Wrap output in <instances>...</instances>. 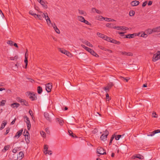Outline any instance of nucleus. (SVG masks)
Returning a JSON list of instances; mask_svg holds the SVG:
<instances>
[{
  "mask_svg": "<svg viewBox=\"0 0 160 160\" xmlns=\"http://www.w3.org/2000/svg\"><path fill=\"white\" fill-rule=\"evenodd\" d=\"M39 13L40 14H36V17H35L36 18H38L40 20H42L43 18H44L48 25H50V24H52L50 18L48 16L47 13H44L41 12H39Z\"/></svg>",
  "mask_w": 160,
  "mask_h": 160,
  "instance_id": "obj_1",
  "label": "nucleus"
},
{
  "mask_svg": "<svg viewBox=\"0 0 160 160\" xmlns=\"http://www.w3.org/2000/svg\"><path fill=\"white\" fill-rule=\"evenodd\" d=\"M160 59V51H158L153 55L152 61L155 62Z\"/></svg>",
  "mask_w": 160,
  "mask_h": 160,
  "instance_id": "obj_2",
  "label": "nucleus"
},
{
  "mask_svg": "<svg viewBox=\"0 0 160 160\" xmlns=\"http://www.w3.org/2000/svg\"><path fill=\"white\" fill-rule=\"evenodd\" d=\"M24 118L25 119L24 121L27 123L28 129L29 130L31 128V124L29 118L26 116L24 117Z\"/></svg>",
  "mask_w": 160,
  "mask_h": 160,
  "instance_id": "obj_3",
  "label": "nucleus"
},
{
  "mask_svg": "<svg viewBox=\"0 0 160 160\" xmlns=\"http://www.w3.org/2000/svg\"><path fill=\"white\" fill-rule=\"evenodd\" d=\"M109 134V132L107 130H105L104 133H103L101 136L100 138L101 140L105 141L107 138V137Z\"/></svg>",
  "mask_w": 160,
  "mask_h": 160,
  "instance_id": "obj_4",
  "label": "nucleus"
},
{
  "mask_svg": "<svg viewBox=\"0 0 160 160\" xmlns=\"http://www.w3.org/2000/svg\"><path fill=\"white\" fill-rule=\"evenodd\" d=\"M97 152L100 154L104 155L106 154V152L104 149L101 147H98L97 149Z\"/></svg>",
  "mask_w": 160,
  "mask_h": 160,
  "instance_id": "obj_5",
  "label": "nucleus"
},
{
  "mask_svg": "<svg viewBox=\"0 0 160 160\" xmlns=\"http://www.w3.org/2000/svg\"><path fill=\"white\" fill-rule=\"evenodd\" d=\"M107 41L118 45H119L120 43V42L119 41H117L116 40L114 39H113L112 38H110L109 37H108V38H107Z\"/></svg>",
  "mask_w": 160,
  "mask_h": 160,
  "instance_id": "obj_6",
  "label": "nucleus"
},
{
  "mask_svg": "<svg viewBox=\"0 0 160 160\" xmlns=\"http://www.w3.org/2000/svg\"><path fill=\"white\" fill-rule=\"evenodd\" d=\"M112 28L114 29H116L118 30H121L124 31H126L128 29V28L123 26H114Z\"/></svg>",
  "mask_w": 160,
  "mask_h": 160,
  "instance_id": "obj_7",
  "label": "nucleus"
},
{
  "mask_svg": "<svg viewBox=\"0 0 160 160\" xmlns=\"http://www.w3.org/2000/svg\"><path fill=\"white\" fill-rule=\"evenodd\" d=\"M29 98L32 100H35L37 99V94L29 92L28 94Z\"/></svg>",
  "mask_w": 160,
  "mask_h": 160,
  "instance_id": "obj_8",
  "label": "nucleus"
},
{
  "mask_svg": "<svg viewBox=\"0 0 160 160\" xmlns=\"http://www.w3.org/2000/svg\"><path fill=\"white\" fill-rule=\"evenodd\" d=\"M52 88V84L51 83H48L46 85V90L48 92H50Z\"/></svg>",
  "mask_w": 160,
  "mask_h": 160,
  "instance_id": "obj_9",
  "label": "nucleus"
},
{
  "mask_svg": "<svg viewBox=\"0 0 160 160\" xmlns=\"http://www.w3.org/2000/svg\"><path fill=\"white\" fill-rule=\"evenodd\" d=\"M97 34L99 37L102 38L103 39L106 41H107V38H108V37L99 32H97Z\"/></svg>",
  "mask_w": 160,
  "mask_h": 160,
  "instance_id": "obj_10",
  "label": "nucleus"
},
{
  "mask_svg": "<svg viewBox=\"0 0 160 160\" xmlns=\"http://www.w3.org/2000/svg\"><path fill=\"white\" fill-rule=\"evenodd\" d=\"M120 53L121 55H126L128 56H132V53L131 52H127L125 51H120Z\"/></svg>",
  "mask_w": 160,
  "mask_h": 160,
  "instance_id": "obj_11",
  "label": "nucleus"
},
{
  "mask_svg": "<svg viewBox=\"0 0 160 160\" xmlns=\"http://www.w3.org/2000/svg\"><path fill=\"white\" fill-rule=\"evenodd\" d=\"M22 130H21L18 131L16 133L15 136L14 137V138H18L20 137V136L22 135Z\"/></svg>",
  "mask_w": 160,
  "mask_h": 160,
  "instance_id": "obj_12",
  "label": "nucleus"
},
{
  "mask_svg": "<svg viewBox=\"0 0 160 160\" xmlns=\"http://www.w3.org/2000/svg\"><path fill=\"white\" fill-rule=\"evenodd\" d=\"M19 106V104L17 102L13 103L10 105L11 107L13 108H17Z\"/></svg>",
  "mask_w": 160,
  "mask_h": 160,
  "instance_id": "obj_13",
  "label": "nucleus"
},
{
  "mask_svg": "<svg viewBox=\"0 0 160 160\" xmlns=\"http://www.w3.org/2000/svg\"><path fill=\"white\" fill-rule=\"evenodd\" d=\"M24 154L22 152H20L17 155V158L19 160H21L24 157Z\"/></svg>",
  "mask_w": 160,
  "mask_h": 160,
  "instance_id": "obj_14",
  "label": "nucleus"
},
{
  "mask_svg": "<svg viewBox=\"0 0 160 160\" xmlns=\"http://www.w3.org/2000/svg\"><path fill=\"white\" fill-rule=\"evenodd\" d=\"M56 119L59 122V124L60 126L63 125L64 123V121L63 119L62 118H57Z\"/></svg>",
  "mask_w": 160,
  "mask_h": 160,
  "instance_id": "obj_15",
  "label": "nucleus"
},
{
  "mask_svg": "<svg viewBox=\"0 0 160 160\" xmlns=\"http://www.w3.org/2000/svg\"><path fill=\"white\" fill-rule=\"evenodd\" d=\"M24 135L25 137V140L27 143H28L30 142V137L28 136V134H26L25 132H24Z\"/></svg>",
  "mask_w": 160,
  "mask_h": 160,
  "instance_id": "obj_16",
  "label": "nucleus"
},
{
  "mask_svg": "<svg viewBox=\"0 0 160 160\" xmlns=\"http://www.w3.org/2000/svg\"><path fill=\"white\" fill-rule=\"evenodd\" d=\"M139 3V2L138 1H133L131 2V4L132 6H135L138 5Z\"/></svg>",
  "mask_w": 160,
  "mask_h": 160,
  "instance_id": "obj_17",
  "label": "nucleus"
},
{
  "mask_svg": "<svg viewBox=\"0 0 160 160\" xmlns=\"http://www.w3.org/2000/svg\"><path fill=\"white\" fill-rule=\"evenodd\" d=\"M7 124L6 121L4 120L2 121V123L1 125V127L0 128V130H2L4 128L5 126Z\"/></svg>",
  "mask_w": 160,
  "mask_h": 160,
  "instance_id": "obj_18",
  "label": "nucleus"
},
{
  "mask_svg": "<svg viewBox=\"0 0 160 160\" xmlns=\"http://www.w3.org/2000/svg\"><path fill=\"white\" fill-rule=\"evenodd\" d=\"M47 2H45L42 1V2L40 3V4L42 6V7L44 9H47L48 8V6L47 5Z\"/></svg>",
  "mask_w": 160,
  "mask_h": 160,
  "instance_id": "obj_19",
  "label": "nucleus"
},
{
  "mask_svg": "<svg viewBox=\"0 0 160 160\" xmlns=\"http://www.w3.org/2000/svg\"><path fill=\"white\" fill-rule=\"evenodd\" d=\"M44 116L45 118L48 120L49 121H51V118L49 115V114L46 112H45L44 113Z\"/></svg>",
  "mask_w": 160,
  "mask_h": 160,
  "instance_id": "obj_20",
  "label": "nucleus"
},
{
  "mask_svg": "<svg viewBox=\"0 0 160 160\" xmlns=\"http://www.w3.org/2000/svg\"><path fill=\"white\" fill-rule=\"evenodd\" d=\"M92 12H94V10H95V12L99 14H102V12L101 11L97 9L96 8H92Z\"/></svg>",
  "mask_w": 160,
  "mask_h": 160,
  "instance_id": "obj_21",
  "label": "nucleus"
},
{
  "mask_svg": "<svg viewBox=\"0 0 160 160\" xmlns=\"http://www.w3.org/2000/svg\"><path fill=\"white\" fill-rule=\"evenodd\" d=\"M146 33H147V34H150L152 33V32H154V31L153 30V28L152 29H148L146 30L145 31Z\"/></svg>",
  "mask_w": 160,
  "mask_h": 160,
  "instance_id": "obj_22",
  "label": "nucleus"
},
{
  "mask_svg": "<svg viewBox=\"0 0 160 160\" xmlns=\"http://www.w3.org/2000/svg\"><path fill=\"white\" fill-rule=\"evenodd\" d=\"M83 43L84 44H86V45H87L89 47H90L91 48H92L93 47V46L89 42L87 41H84L83 42Z\"/></svg>",
  "mask_w": 160,
  "mask_h": 160,
  "instance_id": "obj_23",
  "label": "nucleus"
},
{
  "mask_svg": "<svg viewBox=\"0 0 160 160\" xmlns=\"http://www.w3.org/2000/svg\"><path fill=\"white\" fill-rule=\"evenodd\" d=\"M95 18L97 20L102 21L104 20V18L102 16L98 15Z\"/></svg>",
  "mask_w": 160,
  "mask_h": 160,
  "instance_id": "obj_24",
  "label": "nucleus"
},
{
  "mask_svg": "<svg viewBox=\"0 0 160 160\" xmlns=\"http://www.w3.org/2000/svg\"><path fill=\"white\" fill-rule=\"evenodd\" d=\"M81 46L84 49H85L88 52H90V51L92 50V49H91V48H89L86 46H85L83 44H82Z\"/></svg>",
  "mask_w": 160,
  "mask_h": 160,
  "instance_id": "obj_25",
  "label": "nucleus"
},
{
  "mask_svg": "<svg viewBox=\"0 0 160 160\" xmlns=\"http://www.w3.org/2000/svg\"><path fill=\"white\" fill-rule=\"evenodd\" d=\"M154 32H160V26L153 28Z\"/></svg>",
  "mask_w": 160,
  "mask_h": 160,
  "instance_id": "obj_26",
  "label": "nucleus"
},
{
  "mask_svg": "<svg viewBox=\"0 0 160 160\" xmlns=\"http://www.w3.org/2000/svg\"><path fill=\"white\" fill-rule=\"evenodd\" d=\"M78 19L82 22H83L85 19L83 17L81 16H78L77 17Z\"/></svg>",
  "mask_w": 160,
  "mask_h": 160,
  "instance_id": "obj_27",
  "label": "nucleus"
},
{
  "mask_svg": "<svg viewBox=\"0 0 160 160\" xmlns=\"http://www.w3.org/2000/svg\"><path fill=\"white\" fill-rule=\"evenodd\" d=\"M134 36V34H129L126 35L125 38H133Z\"/></svg>",
  "mask_w": 160,
  "mask_h": 160,
  "instance_id": "obj_28",
  "label": "nucleus"
},
{
  "mask_svg": "<svg viewBox=\"0 0 160 160\" xmlns=\"http://www.w3.org/2000/svg\"><path fill=\"white\" fill-rule=\"evenodd\" d=\"M92 55L94 56H95L96 57H98V55L92 49L91 50L90 52H89Z\"/></svg>",
  "mask_w": 160,
  "mask_h": 160,
  "instance_id": "obj_29",
  "label": "nucleus"
},
{
  "mask_svg": "<svg viewBox=\"0 0 160 160\" xmlns=\"http://www.w3.org/2000/svg\"><path fill=\"white\" fill-rule=\"evenodd\" d=\"M38 92V94H41L42 92V88L41 87L38 86L37 88Z\"/></svg>",
  "mask_w": 160,
  "mask_h": 160,
  "instance_id": "obj_30",
  "label": "nucleus"
},
{
  "mask_svg": "<svg viewBox=\"0 0 160 160\" xmlns=\"http://www.w3.org/2000/svg\"><path fill=\"white\" fill-rule=\"evenodd\" d=\"M123 135H116L115 134L114 138L116 140H118L122 136H123Z\"/></svg>",
  "mask_w": 160,
  "mask_h": 160,
  "instance_id": "obj_31",
  "label": "nucleus"
},
{
  "mask_svg": "<svg viewBox=\"0 0 160 160\" xmlns=\"http://www.w3.org/2000/svg\"><path fill=\"white\" fill-rule=\"evenodd\" d=\"M104 20H105L106 21H108V22H111V21L113 22V21H115V20L113 19H111L110 18H104Z\"/></svg>",
  "mask_w": 160,
  "mask_h": 160,
  "instance_id": "obj_32",
  "label": "nucleus"
},
{
  "mask_svg": "<svg viewBox=\"0 0 160 160\" xmlns=\"http://www.w3.org/2000/svg\"><path fill=\"white\" fill-rule=\"evenodd\" d=\"M133 159L135 158H138L140 159H142L143 158V156L141 155L140 154H137L136 156L134 157Z\"/></svg>",
  "mask_w": 160,
  "mask_h": 160,
  "instance_id": "obj_33",
  "label": "nucleus"
},
{
  "mask_svg": "<svg viewBox=\"0 0 160 160\" xmlns=\"http://www.w3.org/2000/svg\"><path fill=\"white\" fill-rule=\"evenodd\" d=\"M135 12L133 10H130L129 12V15L131 17L135 15Z\"/></svg>",
  "mask_w": 160,
  "mask_h": 160,
  "instance_id": "obj_34",
  "label": "nucleus"
},
{
  "mask_svg": "<svg viewBox=\"0 0 160 160\" xmlns=\"http://www.w3.org/2000/svg\"><path fill=\"white\" fill-rule=\"evenodd\" d=\"M44 153L45 155L48 154L49 155H51L52 154V151L51 150H48V151L44 152Z\"/></svg>",
  "mask_w": 160,
  "mask_h": 160,
  "instance_id": "obj_35",
  "label": "nucleus"
},
{
  "mask_svg": "<svg viewBox=\"0 0 160 160\" xmlns=\"http://www.w3.org/2000/svg\"><path fill=\"white\" fill-rule=\"evenodd\" d=\"M6 101L2 100V101L0 102V106H3L5 105Z\"/></svg>",
  "mask_w": 160,
  "mask_h": 160,
  "instance_id": "obj_36",
  "label": "nucleus"
},
{
  "mask_svg": "<svg viewBox=\"0 0 160 160\" xmlns=\"http://www.w3.org/2000/svg\"><path fill=\"white\" fill-rule=\"evenodd\" d=\"M28 57L27 56L25 57L24 62H25V64H26L25 67V68H27V66L28 65Z\"/></svg>",
  "mask_w": 160,
  "mask_h": 160,
  "instance_id": "obj_37",
  "label": "nucleus"
},
{
  "mask_svg": "<svg viewBox=\"0 0 160 160\" xmlns=\"http://www.w3.org/2000/svg\"><path fill=\"white\" fill-rule=\"evenodd\" d=\"M14 43L13 42L10 40H8L7 42V43L11 46L13 45Z\"/></svg>",
  "mask_w": 160,
  "mask_h": 160,
  "instance_id": "obj_38",
  "label": "nucleus"
},
{
  "mask_svg": "<svg viewBox=\"0 0 160 160\" xmlns=\"http://www.w3.org/2000/svg\"><path fill=\"white\" fill-rule=\"evenodd\" d=\"M9 148V145L5 146L3 149L2 150V151L4 152H5V151L8 150Z\"/></svg>",
  "mask_w": 160,
  "mask_h": 160,
  "instance_id": "obj_39",
  "label": "nucleus"
},
{
  "mask_svg": "<svg viewBox=\"0 0 160 160\" xmlns=\"http://www.w3.org/2000/svg\"><path fill=\"white\" fill-rule=\"evenodd\" d=\"M142 34L141 35V36L143 38H146L148 36L147 33H145L144 32H142V33H141Z\"/></svg>",
  "mask_w": 160,
  "mask_h": 160,
  "instance_id": "obj_40",
  "label": "nucleus"
},
{
  "mask_svg": "<svg viewBox=\"0 0 160 160\" xmlns=\"http://www.w3.org/2000/svg\"><path fill=\"white\" fill-rule=\"evenodd\" d=\"M48 147L47 145H44V152H46L48 150Z\"/></svg>",
  "mask_w": 160,
  "mask_h": 160,
  "instance_id": "obj_41",
  "label": "nucleus"
},
{
  "mask_svg": "<svg viewBox=\"0 0 160 160\" xmlns=\"http://www.w3.org/2000/svg\"><path fill=\"white\" fill-rule=\"evenodd\" d=\"M110 88L108 86H107L106 87L103 88L104 90L106 92H107L109 90Z\"/></svg>",
  "mask_w": 160,
  "mask_h": 160,
  "instance_id": "obj_42",
  "label": "nucleus"
},
{
  "mask_svg": "<svg viewBox=\"0 0 160 160\" xmlns=\"http://www.w3.org/2000/svg\"><path fill=\"white\" fill-rule=\"evenodd\" d=\"M29 13L30 15L33 16L35 18L36 17V13H34L32 11H30L29 12Z\"/></svg>",
  "mask_w": 160,
  "mask_h": 160,
  "instance_id": "obj_43",
  "label": "nucleus"
},
{
  "mask_svg": "<svg viewBox=\"0 0 160 160\" xmlns=\"http://www.w3.org/2000/svg\"><path fill=\"white\" fill-rule=\"evenodd\" d=\"M114 137H115V134H114L112 136V137L111 138L110 140L109 144L110 145H111V143H112V141L114 138Z\"/></svg>",
  "mask_w": 160,
  "mask_h": 160,
  "instance_id": "obj_44",
  "label": "nucleus"
},
{
  "mask_svg": "<svg viewBox=\"0 0 160 160\" xmlns=\"http://www.w3.org/2000/svg\"><path fill=\"white\" fill-rule=\"evenodd\" d=\"M41 135L43 137L45 138L46 137V134L43 131H41L40 132Z\"/></svg>",
  "mask_w": 160,
  "mask_h": 160,
  "instance_id": "obj_45",
  "label": "nucleus"
},
{
  "mask_svg": "<svg viewBox=\"0 0 160 160\" xmlns=\"http://www.w3.org/2000/svg\"><path fill=\"white\" fill-rule=\"evenodd\" d=\"M55 31L58 34H59L60 33V31L59 29L57 27H56L55 28H54Z\"/></svg>",
  "mask_w": 160,
  "mask_h": 160,
  "instance_id": "obj_46",
  "label": "nucleus"
},
{
  "mask_svg": "<svg viewBox=\"0 0 160 160\" xmlns=\"http://www.w3.org/2000/svg\"><path fill=\"white\" fill-rule=\"evenodd\" d=\"M68 132L69 133V134L72 137H74V135L73 133V132H72V131L70 130H68Z\"/></svg>",
  "mask_w": 160,
  "mask_h": 160,
  "instance_id": "obj_47",
  "label": "nucleus"
},
{
  "mask_svg": "<svg viewBox=\"0 0 160 160\" xmlns=\"http://www.w3.org/2000/svg\"><path fill=\"white\" fill-rule=\"evenodd\" d=\"M152 117L153 118H156L158 117V115L155 112H153L152 113Z\"/></svg>",
  "mask_w": 160,
  "mask_h": 160,
  "instance_id": "obj_48",
  "label": "nucleus"
},
{
  "mask_svg": "<svg viewBox=\"0 0 160 160\" xmlns=\"http://www.w3.org/2000/svg\"><path fill=\"white\" fill-rule=\"evenodd\" d=\"M149 134H148L147 135V136H149H149L152 137V136H153L155 135V134L153 132H149Z\"/></svg>",
  "mask_w": 160,
  "mask_h": 160,
  "instance_id": "obj_49",
  "label": "nucleus"
},
{
  "mask_svg": "<svg viewBox=\"0 0 160 160\" xmlns=\"http://www.w3.org/2000/svg\"><path fill=\"white\" fill-rule=\"evenodd\" d=\"M79 13L81 15L84 14L85 13L82 10H79Z\"/></svg>",
  "mask_w": 160,
  "mask_h": 160,
  "instance_id": "obj_50",
  "label": "nucleus"
},
{
  "mask_svg": "<svg viewBox=\"0 0 160 160\" xmlns=\"http://www.w3.org/2000/svg\"><path fill=\"white\" fill-rule=\"evenodd\" d=\"M106 96L107 100L109 101L110 99V98L109 97L108 94V93H107L106 95Z\"/></svg>",
  "mask_w": 160,
  "mask_h": 160,
  "instance_id": "obj_51",
  "label": "nucleus"
},
{
  "mask_svg": "<svg viewBox=\"0 0 160 160\" xmlns=\"http://www.w3.org/2000/svg\"><path fill=\"white\" fill-rule=\"evenodd\" d=\"M113 85V84L112 82H110L107 85L110 88Z\"/></svg>",
  "mask_w": 160,
  "mask_h": 160,
  "instance_id": "obj_52",
  "label": "nucleus"
},
{
  "mask_svg": "<svg viewBox=\"0 0 160 160\" xmlns=\"http://www.w3.org/2000/svg\"><path fill=\"white\" fill-rule=\"evenodd\" d=\"M155 134L156 133H158L160 132V130L159 129H157L156 130H154L153 131Z\"/></svg>",
  "mask_w": 160,
  "mask_h": 160,
  "instance_id": "obj_53",
  "label": "nucleus"
},
{
  "mask_svg": "<svg viewBox=\"0 0 160 160\" xmlns=\"http://www.w3.org/2000/svg\"><path fill=\"white\" fill-rule=\"evenodd\" d=\"M98 129L96 128H95L92 131V132L93 133H96L98 132Z\"/></svg>",
  "mask_w": 160,
  "mask_h": 160,
  "instance_id": "obj_54",
  "label": "nucleus"
},
{
  "mask_svg": "<svg viewBox=\"0 0 160 160\" xmlns=\"http://www.w3.org/2000/svg\"><path fill=\"white\" fill-rule=\"evenodd\" d=\"M17 152L20 151L21 150V148L20 147H17L14 148Z\"/></svg>",
  "mask_w": 160,
  "mask_h": 160,
  "instance_id": "obj_55",
  "label": "nucleus"
},
{
  "mask_svg": "<svg viewBox=\"0 0 160 160\" xmlns=\"http://www.w3.org/2000/svg\"><path fill=\"white\" fill-rule=\"evenodd\" d=\"M65 50L62 49V48H59V51L62 53H64V52L65 51Z\"/></svg>",
  "mask_w": 160,
  "mask_h": 160,
  "instance_id": "obj_56",
  "label": "nucleus"
},
{
  "mask_svg": "<svg viewBox=\"0 0 160 160\" xmlns=\"http://www.w3.org/2000/svg\"><path fill=\"white\" fill-rule=\"evenodd\" d=\"M66 55L69 57H71L72 56V54L68 51L67 52Z\"/></svg>",
  "mask_w": 160,
  "mask_h": 160,
  "instance_id": "obj_57",
  "label": "nucleus"
},
{
  "mask_svg": "<svg viewBox=\"0 0 160 160\" xmlns=\"http://www.w3.org/2000/svg\"><path fill=\"white\" fill-rule=\"evenodd\" d=\"M83 22L85 23V24H86L87 25H90V23L88 21H87L86 20H85V19Z\"/></svg>",
  "mask_w": 160,
  "mask_h": 160,
  "instance_id": "obj_58",
  "label": "nucleus"
},
{
  "mask_svg": "<svg viewBox=\"0 0 160 160\" xmlns=\"http://www.w3.org/2000/svg\"><path fill=\"white\" fill-rule=\"evenodd\" d=\"M10 128H7L6 132H5V134H8L9 132L10 131Z\"/></svg>",
  "mask_w": 160,
  "mask_h": 160,
  "instance_id": "obj_59",
  "label": "nucleus"
},
{
  "mask_svg": "<svg viewBox=\"0 0 160 160\" xmlns=\"http://www.w3.org/2000/svg\"><path fill=\"white\" fill-rule=\"evenodd\" d=\"M16 119L15 118L11 122V124L13 125L15 123V121H16Z\"/></svg>",
  "mask_w": 160,
  "mask_h": 160,
  "instance_id": "obj_60",
  "label": "nucleus"
},
{
  "mask_svg": "<svg viewBox=\"0 0 160 160\" xmlns=\"http://www.w3.org/2000/svg\"><path fill=\"white\" fill-rule=\"evenodd\" d=\"M29 114H30V115L32 118V116H33V112H32V110H30L29 111Z\"/></svg>",
  "mask_w": 160,
  "mask_h": 160,
  "instance_id": "obj_61",
  "label": "nucleus"
},
{
  "mask_svg": "<svg viewBox=\"0 0 160 160\" xmlns=\"http://www.w3.org/2000/svg\"><path fill=\"white\" fill-rule=\"evenodd\" d=\"M22 104L23 105L27 106H28V102H26V101L25 100L24 101V102H23Z\"/></svg>",
  "mask_w": 160,
  "mask_h": 160,
  "instance_id": "obj_62",
  "label": "nucleus"
},
{
  "mask_svg": "<svg viewBox=\"0 0 160 160\" xmlns=\"http://www.w3.org/2000/svg\"><path fill=\"white\" fill-rule=\"evenodd\" d=\"M51 25H52V27H53V29L55 28L56 27H57L54 23H52V24Z\"/></svg>",
  "mask_w": 160,
  "mask_h": 160,
  "instance_id": "obj_63",
  "label": "nucleus"
},
{
  "mask_svg": "<svg viewBox=\"0 0 160 160\" xmlns=\"http://www.w3.org/2000/svg\"><path fill=\"white\" fill-rule=\"evenodd\" d=\"M147 1H145V2H144L143 4H142V6L143 7H144L147 4Z\"/></svg>",
  "mask_w": 160,
  "mask_h": 160,
  "instance_id": "obj_64",
  "label": "nucleus"
}]
</instances>
